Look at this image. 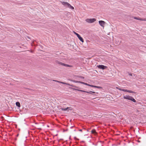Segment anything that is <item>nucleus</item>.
Returning <instances> with one entry per match:
<instances>
[{
	"mask_svg": "<svg viewBox=\"0 0 146 146\" xmlns=\"http://www.w3.org/2000/svg\"><path fill=\"white\" fill-rule=\"evenodd\" d=\"M73 82L76 83H80L82 84H84V85L88 86H90V87L95 88H101V87L99 86H94L92 85H90L89 84H88L87 83L82 82H80V81H76V80H73L72 81Z\"/></svg>",
	"mask_w": 146,
	"mask_h": 146,
	"instance_id": "f257e3e1",
	"label": "nucleus"
},
{
	"mask_svg": "<svg viewBox=\"0 0 146 146\" xmlns=\"http://www.w3.org/2000/svg\"><path fill=\"white\" fill-rule=\"evenodd\" d=\"M123 98L124 99H127L128 100H130L134 102H136L134 98H133L132 97L129 95H126L125 96H124Z\"/></svg>",
	"mask_w": 146,
	"mask_h": 146,
	"instance_id": "f03ea898",
	"label": "nucleus"
},
{
	"mask_svg": "<svg viewBox=\"0 0 146 146\" xmlns=\"http://www.w3.org/2000/svg\"><path fill=\"white\" fill-rule=\"evenodd\" d=\"M96 21V19L95 18L87 19L86 20V21L88 23H92Z\"/></svg>",
	"mask_w": 146,
	"mask_h": 146,
	"instance_id": "7ed1b4c3",
	"label": "nucleus"
},
{
	"mask_svg": "<svg viewBox=\"0 0 146 146\" xmlns=\"http://www.w3.org/2000/svg\"><path fill=\"white\" fill-rule=\"evenodd\" d=\"M74 33V34H75L76 36H77V37L78 38H79V39L82 42H83L84 41V40H83V38L80 36V35L78 34V33H76V32H74V31L73 32Z\"/></svg>",
	"mask_w": 146,
	"mask_h": 146,
	"instance_id": "20e7f679",
	"label": "nucleus"
},
{
	"mask_svg": "<svg viewBox=\"0 0 146 146\" xmlns=\"http://www.w3.org/2000/svg\"><path fill=\"white\" fill-rule=\"evenodd\" d=\"M53 81H55V82H58L59 83H60L63 84H65L68 85V86H72V87H74L75 88H78L77 86H73V85H70L68 83H65V82H60V81H56V80H53Z\"/></svg>",
	"mask_w": 146,
	"mask_h": 146,
	"instance_id": "39448f33",
	"label": "nucleus"
},
{
	"mask_svg": "<svg viewBox=\"0 0 146 146\" xmlns=\"http://www.w3.org/2000/svg\"><path fill=\"white\" fill-rule=\"evenodd\" d=\"M97 66L99 68L102 70L105 69L107 68V66L102 65H100L98 66Z\"/></svg>",
	"mask_w": 146,
	"mask_h": 146,
	"instance_id": "423d86ee",
	"label": "nucleus"
},
{
	"mask_svg": "<svg viewBox=\"0 0 146 146\" xmlns=\"http://www.w3.org/2000/svg\"><path fill=\"white\" fill-rule=\"evenodd\" d=\"M99 23L100 25L102 27H104V25L105 24V22L103 21H99Z\"/></svg>",
	"mask_w": 146,
	"mask_h": 146,
	"instance_id": "0eeeda50",
	"label": "nucleus"
},
{
	"mask_svg": "<svg viewBox=\"0 0 146 146\" xmlns=\"http://www.w3.org/2000/svg\"><path fill=\"white\" fill-rule=\"evenodd\" d=\"M134 18L135 19L140 20V21H146V19H144V18L142 19V18H140L137 17H134Z\"/></svg>",
	"mask_w": 146,
	"mask_h": 146,
	"instance_id": "6e6552de",
	"label": "nucleus"
},
{
	"mask_svg": "<svg viewBox=\"0 0 146 146\" xmlns=\"http://www.w3.org/2000/svg\"><path fill=\"white\" fill-rule=\"evenodd\" d=\"M122 91L124 92H129L130 93H135V92H133L132 91L127 90H125V89H123V90H122Z\"/></svg>",
	"mask_w": 146,
	"mask_h": 146,
	"instance_id": "1a4fd4ad",
	"label": "nucleus"
},
{
	"mask_svg": "<svg viewBox=\"0 0 146 146\" xmlns=\"http://www.w3.org/2000/svg\"><path fill=\"white\" fill-rule=\"evenodd\" d=\"M62 4L65 6H67L68 7L69 4L68 2H63L62 3Z\"/></svg>",
	"mask_w": 146,
	"mask_h": 146,
	"instance_id": "9d476101",
	"label": "nucleus"
},
{
	"mask_svg": "<svg viewBox=\"0 0 146 146\" xmlns=\"http://www.w3.org/2000/svg\"><path fill=\"white\" fill-rule=\"evenodd\" d=\"M91 133L92 134H94L95 135H96L97 134V133L95 129H93L92 130Z\"/></svg>",
	"mask_w": 146,
	"mask_h": 146,
	"instance_id": "9b49d317",
	"label": "nucleus"
},
{
	"mask_svg": "<svg viewBox=\"0 0 146 146\" xmlns=\"http://www.w3.org/2000/svg\"><path fill=\"white\" fill-rule=\"evenodd\" d=\"M84 92H86L90 94H92V93H94L95 92H92L91 91H90V92L86 91L84 90Z\"/></svg>",
	"mask_w": 146,
	"mask_h": 146,
	"instance_id": "f8f14e48",
	"label": "nucleus"
},
{
	"mask_svg": "<svg viewBox=\"0 0 146 146\" xmlns=\"http://www.w3.org/2000/svg\"><path fill=\"white\" fill-rule=\"evenodd\" d=\"M16 105L19 107H20V103L18 102H16Z\"/></svg>",
	"mask_w": 146,
	"mask_h": 146,
	"instance_id": "ddd939ff",
	"label": "nucleus"
},
{
	"mask_svg": "<svg viewBox=\"0 0 146 146\" xmlns=\"http://www.w3.org/2000/svg\"><path fill=\"white\" fill-rule=\"evenodd\" d=\"M58 64H61L62 65H64V66H68V65H67V64H64V63H62V62H58Z\"/></svg>",
	"mask_w": 146,
	"mask_h": 146,
	"instance_id": "4468645a",
	"label": "nucleus"
},
{
	"mask_svg": "<svg viewBox=\"0 0 146 146\" xmlns=\"http://www.w3.org/2000/svg\"><path fill=\"white\" fill-rule=\"evenodd\" d=\"M72 89L73 90H77L78 91L81 92H84V90H79V89H76V88H72Z\"/></svg>",
	"mask_w": 146,
	"mask_h": 146,
	"instance_id": "2eb2a0df",
	"label": "nucleus"
},
{
	"mask_svg": "<svg viewBox=\"0 0 146 146\" xmlns=\"http://www.w3.org/2000/svg\"><path fill=\"white\" fill-rule=\"evenodd\" d=\"M68 7L72 9H74V7L73 6H72L71 5H70V4H69L68 6Z\"/></svg>",
	"mask_w": 146,
	"mask_h": 146,
	"instance_id": "dca6fc26",
	"label": "nucleus"
},
{
	"mask_svg": "<svg viewBox=\"0 0 146 146\" xmlns=\"http://www.w3.org/2000/svg\"><path fill=\"white\" fill-rule=\"evenodd\" d=\"M68 107H67V108H61V110H63V111H66V110L68 109Z\"/></svg>",
	"mask_w": 146,
	"mask_h": 146,
	"instance_id": "f3484780",
	"label": "nucleus"
},
{
	"mask_svg": "<svg viewBox=\"0 0 146 146\" xmlns=\"http://www.w3.org/2000/svg\"><path fill=\"white\" fill-rule=\"evenodd\" d=\"M118 90H121V91H122V90H123V89H121L120 88H118Z\"/></svg>",
	"mask_w": 146,
	"mask_h": 146,
	"instance_id": "a211bd4d",
	"label": "nucleus"
},
{
	"mask_svg": "<svg viewBox=\"0 0 146 146\" xmlns=\"http://www.w3.org/2000/svg\"><path fill=\"white\" fill-rule=\"evenodd\" d=\"M79 131H82V130L81 129H80L79 130Z\"/></svg>",
	"mask_w": 146,
	"mask_h": 146,
	"instance_id": "6ab92c4d",
	"label": "nucleus"
},
{
	"mask_svg": "<svg viewBox=\"0 0 146 146\" xmlns=\"http://www.w3.org/2000/svg\"><path fill=\"white\" fill-rule=\"evenodd\" d=\"M116 89H118V88H119L117 87H116Z\"/></svg>",
	"mask_w": 146,
	"mask_h": 146,
	"instance_id": "aec40b11",
	"label": "nucleus"
},
{
	"mask_svg": "<svg viewBox=\"0 0 146 146\" xmlns=\"http://www.w3.org/2000/svg\"><path fill=\"white\" fill-rule=\"evenodd\" d=\"M81 77V78H83V79H84V77Z\"/></svg>",
	"mask_w": 146,
	"mask_h": 146,
	"instance_id": "412c9836",
	"label": "nucleus"
}]
</instances>
